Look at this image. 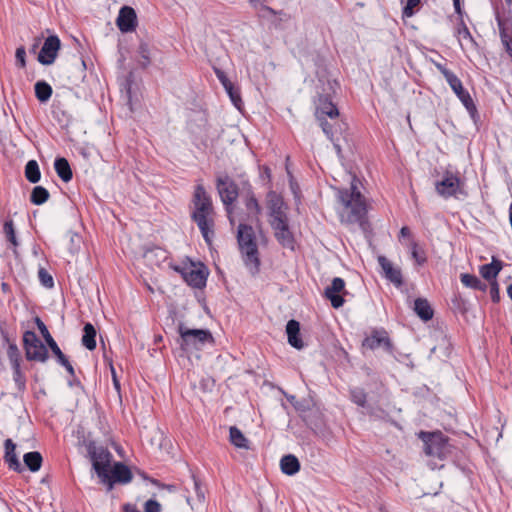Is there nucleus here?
Masks as SVG:
<instances>
[{
    "label": "nucleus",
    "instance_id": "obj_62",
    "mask_svg": "<svg viewBox=\"0 0 512 512\" xmlns=\"http://www.w3.org/2000/svg\"><path fill=\"white\" fill-rule=\"evenodd\" d=\"M453 5L455 8V12L462 18L463 11L460 5V0H453Z\"/></svg>",
    "mask_w": 512,
    "mask_h": 512
},
{
    "label": "nucleus",
    "instance_id": "obj_52",
    "mask_svg": "<svg viewBox=\"0 0 512 512\" xmlns=\"http://www.w3.org/2000/svg\"><path fill=\"white\" fill-rule=\"evenodd\" d=\"M144 512H161V505L154 499H149L145 502Z\"/></svg>",
    "mask_w": 512,
    "mask_h": 512
},
{
    "label": "nucleus",
    "instance_id": "obj_1",
    "mask_svg": "<svg viewBox=\"0 0 512 512\" xmlns=\"http://www.w3.org/2000/svg\"><path fill=\"white\" fill-rule=\"evenodd\" d=\"M78 445L85 448V456L91 461L93 471L108 492L112 491L116 484L125 485L132 481L131 469L120 461L112 464L113 455L107 447L98 445L89 435L84 434L78 437Z\"/></svg>",
    "mask_w": 512,
    "mask_h": 512
},
{
    "label": "nucleus",
    "instance_id": "obj_13",
    "mask_svg": "<svg viewBox=\"0 0 512 512\" xmlns=\"http://www.w3.org/2000/svg\"><path fill=\"white\" fill-rule=\"evenodd\" d=\"M61 48V41L57 35H49L38 53L37 60L42 65H52Z\"/></svg>",
    "mask_w": 512,
    "mask_h": 512
},
{
    "label": "nucleus",
    "instance_id": "obj_21",
    "mask_svg": "<svg viewBox=\"0 0 512 512\" xmlns=\"http://www.w3.org/2000/svg\"><path fill=\"white\" fill-rule=\"evenodd\" d=\"M5 454L4 461L8 465L10 469L15 472L21 473L24 468L21 465L17 455H16V444L12 441V439H6L4 442Z\"/></svg>",
    "mask_w": 512,
    "mask_h": 512
},
{
    "label": "nucleus",
    "instance_id": "obj_15",
    "mask_svg": "<svg viewBox=\"0 0 512 512\" xmlns=\"http://www.w3.org/2000/svg\"><path fill=\"white\" fill-rule=\"evenodd\" d=\"M214 72H215L218 80L224 87V89H225L226 93L228 94L233 105L238 110H241V107L243 106V101L241 98V92H240L239 86H237L233 82H231L223 70H221L219 68H214Z\"/></svg>",
    "mask_w": 512,
    "mask_h": 512
},
{
    "label": "nucleus",
    "instance_id": "obj_18",
    "mask_svg": "<svg viewBox=\"0 0 512 512\" xmlns=\"http://www.w3.org/2000/svg\"><path fill=\"white\" fill-rule=\"evenodd\" d=\"M316 117H329L334 119L339 116V110L333 103L331 96L328 94H320L316 102Z\"/></svg>",
    "mask_w": 512,
    "mask_h": 512
},
{
    "label": "nucleus",
    "instance_id": "obj_45",
    "mask_svg": "<svg viewBox=\"0 0 512 512\" xmlns=\"http://www.w3.org/2000/svg\"><path fill=\"white\" fill-rule=\"evenodd\" d=\"M411 250L412 257L418 265H423L427 261L424 250L420 249L415 241L411 244Z\"/></svg>",
    "mask_w": 512,
    "mask_h": 512
},
{
    "label": "nucleus",
    "instance_id": "obj_5",
    "mask_svg": "<svg viewBox=\"0 0 512 512\" xmlns=\"http://www.w3.org/2000/svg\"><path fill=\"white\" fill-rule=\"evenodd\" d=\"M434 64L437 70L444 76L450 88L457 95L458 99L464 105L474 123H477L480 120V115L469 92L463 87L461 80L456 74L447 69L445 65L437 62Z\"/></svg>",
    "mask_w": 512,
    "mask_h": 512
},
{
    "label": "nucleus",
    "instance_id": "obj_57",
    "mask_svg": "<svg viewBox=\"0 0 512 512\" xmlns=\"http://www.w3.org/2000/svg\"><path fill=\"white\" fill-rule=\"evenodd\" d=\"M171 268L175 272L179 273L182 276V278L184 279V275H185V273H187V271L189 269V266H186V265H183V266H181V265H172Z\"/></svg>",
    "mask_w": 512,
    "mask_h": 512
},
{
    "label": "nucleus",
    "instance_id": "obj_51",
    "mask_svg": "<svg viewBox=\"0 0 512 512\" xmlns=\"http://www.w3.org/2000/svg\"><path fill=\"white\" fill-rule=\"evenodd\" d=\"M452 303L456 309H458L460 312L465 313L467 311V303L466 301L461 297L460 294L454 295L452 298Z\"/></svg>",
    "mask_w": 512,
    "mask_h": 512
},
{
    "label": "nucleus",
    "instance_id": "obj_26",
    "mask_svg": "<svg viewBox=\"0 0 512 512\" xmlns=\"http://www.w3.org/2000/svg\"><path fill=\"white\" fill-rule=\"evenodd\" d=\"M414 312L424 322L430 321L434 316V310L425 298H417L414 301Z\"/></svg>",
    "mask_w": 512,
    "mask_h": 512
},
{
    "label": "nucleus",
    "instance_id": "obj_28",
    "mask_svg": "<svg viewBox=\"0 0 512 512\" xmlns=\"http://www.w3.org/2000/svg\"><path fill=\"white\" fill-rule=\"evenodd\" d=\"M54 169L58 177L65 183L73 178V172L68 160L64 157H57L54 161Z\"/></svg>",
    "mask_w": 512,
    "mask_h": 512
},
{
    "label": "nucleus",
    "instance_id": "obj_11",
    "mask_svg": "<svg viewBox=\"0 0 512 512\" xmlns=\"http://www.w3.org/2000/svg\"><path fill=\"white\" fill-rule=\"evenodd\" d=\"M361 347L363 350L371 351L381 348L385 353L394 357V344L384 328H373L370 334L362 340Z\"/></svg>",
    "mask_w": 512,
    "mask_h": 512
},
{
    "label": "nucleus",
    "instance_id": "obj_32",
    "mask_svg": "<svg viewBox=\"0 0 512 512\" xmlns=\"http://www.w3.org/2000/svg\"><path fill=\"white\" fill-rule=\"evenodd\" d=\"M23 461L31 472H37L42 466L43 457L40 452L31 451L24 454Z\"/></svg>",
    "mask_w": 512,
    "mask_h": 512
},
{
    "label": "nucleus",
    "instance_id": "obj_22",
    "mask_svg": "<svg viewBox=\"0 0 512 512\" xmlns=\"http://www.w3.org/2000/svg\"><path fill=\"white\" fill-rule=\"evenodd\" d=\"M286 334L288 343L295 349L301 350L304 347V342L301 338L300 323L291 319L286 324Z\"/></svg>",
    "mask_w": 512,
    "mask_h": 512
},
{
    "label": "nucleus",
    "instance_id": "obj_50",
    "mask_svg": "<svg viewBox=\"0 0 512 512\" xmlns=\"http://www.w3.org/2000/svg\"><path fill=\"white\" fill-rule=\"evenodd\" d=\"M56 360H57V362H58L61 366H63V367L66 369L67 373H68L71 377H73V378L75 377V375H76V374H75L74 367L72 366V364L70 363V361H69L68 357H67L65 354L61 355V356H60V357H58Z\"/></svg>",
    "mask_w": 512,
    "mask_h": 512
},
{
    "label": "nucleus",
    "instance_id": "obj_37",
    "mask_svg": "<svg viewBox=\"0 0 512 512\" xmlns=\"http://www.w3.org/2000/svg\"><path fill=\"white\" fill-rule=\"evenodd\" d=\"M230 441L237 448L248 449V440L236 426L230 427Z\"/></svg>",
    "mask_w": 512,
    "mask_h": 512
},
{
    "label": "nucleus",
    "instance_id": "obj_9",
    "mask_svg": "<svg viewBox=\"0 0 512 512\" xmlns=\"http://www.w3.org/2000/svg\"><path fill=\"white\" fill-rule=\"evenodd\" d=\"M464 181L451 171H446L442 179L436 181L435 190L443 198H458L459 195L466 197L467 192L464 190Z\"/></svg>",
    "mask_w": 512,
    "mask_h": 512
},
{
    "label": "nucleus",
    "instance_id": "obj_44",
    "mask_svg": "<svg viewBox=\"0 0 512 512\" xmlns=\"http://www.w3.org/2000/svg\"><path fill=\"white\" fill-rule=\"evenodd\" d=\"M138 53L141 57V66L144 68L147 67L151 62L149 45L145 42L140 43Z\"/></svg>",
    "mask_w": 512,
    "mask_h": 512
},
{
    "label": "nucleus",
    "instance_id": "obj_25",
    "mask_svg": "<svg viewBox=\"0 0 512 512\" xmlns=\"http://www.w3.org/2000/svg\"><path fill=\"white\" fill-rule=\"evenodd\" d=\"M274 237L283 248L295 251L296 239L290 226L274 231Z\"/></svg>",
    "mask_w": 512,
    "mask_h": 512
},
{
    "label": "nucleus",
    "instance_id": "obj_29",
    "mask_svg": "<svg viewBox=\"0 0 512 512\" xmlns=\"http://www.w3.org/2000/svg\"><path fill=\"white\" fill-rule=\"evenodd\" d=\"M244 202L249 216L256 221H259V216L262 213V207L251 189L246 192Z\"/></svg>",
    "mask_w": 512,
    "mask_h": 512
},
{
    "label": "nucleus",
    "instance_id": "obj_7",
    "mask_svg": "<svg viewBox=\"0 0 512 512\" xmlns=\"http://www.w3.org/2000/svg\"><path fill=\"white\" fill-rule=\"evenodd\" d=\"M180 347L185 352L200 350L206 343H214L212 333L208 329H190L180 324Z\"/></svg>",
    "mask_w": 512,
    "mask_h": 512
},
{
    "label": "nucleus",
    "instance_id": "obj_20",
    "mask_svg": "<svg viewBox=\"0 0 512 512\" xmlns=\"http://www.w3.org/2000/svg\"><path fill=\"white\" fill-rule=\"evenodd\" d=\"M267 208L270 219L284 215L286 213L287 206L279 194L275 191H269L267 194Z\"/></svg>",
    "mask_w": 512,
    "mask_h": 512
},
{
    "label": "nucleus",
    "instance_id": "obj_3",
    "mask_svg": "<svg viewBox=\"0 0 512 512\" xmlns=\"http://www.w3.org/2000/svg\"><path fill=\"white\" fill-rule=\"evenodd\" d=\"M237 242L242 254L244 265L252 276L257 275L260 271L261 261L259 258L255 232L251 225L243 223L239 224Z\"/></svg>",
    "mask_w": 512,
    "mask_h": 512
},
{
    "label": "nucleus",
    "instance_id": "obj_47",
    "mask_svg": "<svg viewBox=\"0 0 512 512\" xmlns=\"http://www.w3.org/2000/svg\"><path fill=\"white\" fill-rule=\"evenodd\" d=\"M319 121V124L323 130V132L326 134V136L333 141L334 140V128L331 123L327 121L324 117L317 118Z\"/></svg>",
    "mask_w": 512,
    "mask_h": 512
},
{
    "label": "nucleus",
    "instance_id": "obj_38",
    "mask_svg": "<svg viewBox=\"0 0 512 512\" xmlns=\"http://www.w3.org/2000/svg\"><path fill=\"white\" fill-rule=\"evenodd\" d=\"M351 401L359 407L365 408L367 405V393L361 387H353L349 390Z\"/></svg>",
    "mask_w": 512,
    "mask_h": 512
},
{
    "label": "nucleus",
    "instance_id": "obj_54",
    "mask_svg": "<svg viewBox=\"0 0 512 512\" xmlns=\"http://www.w3.org/2000/svg\"><path fill=\"white\" fill-rule=\"evenodd\" d=\"M491 267H492V270L495 272V274L498 276V274L500 273V271L502 270L503 268V262L495 257L492 258V262L491 263H488Z\"/></svg>",
    "mask_w": 512,
    "mask_h": 512
},
{
    "label": "nucleus",
    "instance_id": "obj_12",
    "mask_svg": "<svg viewBox=\"0 0 512 512\" xmlns=\"http://www.w3.org/2000/svg\"><path fill=\"white\" fill-rule=\"evenodd\" d=\"M300 416L314 435L322 439L330 437L331 432L325 423L324 415L318 408L308 409L307 412Z\"/></svg>",
    "mask_w": 512,
    "mask_h": 512
},
{
    "label": "nucleus",
    "instance_id": "obj_14",
    "mask_svg": "<svg viewBox=\"0 0 512 512\" xmlns=\"http://www.w3.org/2000/svg\"><path fill=\"white\" fill-rule=\"evenodd\" d=\"M346 294H348V292L345 290V281L340 277H335L331 284L324 290V296L330 301L334 309H338L344 305V295Z\"/></svg>",
    "mask_w": 512,
    "mask_h": 512
},
{
    "label": "nucleus",
    "instance_id": "obj_48",
    "mask_svg": "<svg viewBox=\"0 0 512 512\" xmlns=\"http://www.w3.org/2000/svg\"><path fill=\"white\" fill-rule=\"evenodd\" d=\"M480 275L487 281L492 282L496 281L497 275L492 270V267L489 264H484L480 267Z\"/></svg>",
    "mask_w": 512,
    "mask_h": 512
},
{
    "label": "nucleus",
    "instance_id": "obj_23",
    "mask_svg": "<svg viewBox=\"0 0 512 512\" xmlns=\"http://www.w3.org/2000/svg\"><path fill=\"white\" fill-rule=\"evenodd\" d=\"M500 38L506 52L512 59V27L508 22L502 19L499 15L496 17Z\"/></svg>",
    "mask_w": 512,
    "mask_h": 512
},
{
    "label": "nucleus",
    "instance_id": "obj_6",
    "mask_svg": "<svg viewBox=\"0 0 512 512\" xmlns=\"http://www.w3.org/2000/svg\"><path fill=\"white\" fill-rule=\"evenodd\" d=\"M418 436L423 442V450L427 456L444 460L451 455L453 446L449 437L441 431H421Z\"/></svg>",
    "mask_w": 512,
    "mask_h": 512
},
{
    "label": "nucleus",
    "instance_id": "obj_40",
    "mask_svg": "<svg viewBox=\"0 0 512 512\" xmlns=\"http://www.w3.org/2000/svg\"><path fill=\"white\" fill-rule=\"evenodd\" d=\"M13 380L19 392H23L26 389V377L21 371L20 365L12 366Z\"/></svg>",
    "mask_w": 512,
    "mask_h": 512
},
{
    "label": "nucleus",
    "instance_id": "obj_61",
    "mask_svg": "<svg viewBox=\"0 0 512 512\" xmlns=\"http://www.w3.org/2000/svg\"><path fill=\"white\" fill-rule=\"evenodd\" d=\"M400 236L401 237H404V238H409L411 237V231H410V228L407 227V226H404L401 228L400 230Z\"/></svg>",
    "mask_w": 512,
    "mask_h": 512
},
{
    "label": "nucleus",
    "instance_id": "obj_43",
    "mask_svg": "<svg viewBox=\"0 0 512 512\" xmlns=\"http://www.w3.org/2000/svg\"><path fill=\"white\" fill-rule=\"evenodd\" d=\"M38 278L40 283L48 289H51L54 287V280L52 275L43 267L39 268L38 270Z\"/></svg>",
    "mask_w": 512,
    "mask_h": 512
},
{
    "label": "nucleus",
    "instance_id": "obj_10",
    "mask_svg": "<svg viewBox=\"0 0 512 512\" xmlns=\"http://www.w3.org/2000/svg\"><path fill=\"white\" fill-rule=\"evenodd\" d=\"M23 348L25 350V357L28 361L44 363L49 357L47 347L38 338L34 331L27 330L24 332Z\"/></svg>",
    "mask_w": 512,
    "mask_h": 512
},
{
    "label": "nucleus",
    "instance_id": "obj_42",
    "mask_svg": "<svg viewBox=\"0 0 512 512\" xmlns=\"http://www.w3.org/2000/svg\"><path fill=\"white\" fill-rule=\"evenodd\" d=\"M269 224H270L273 232L276 230L288 227L289 226V218L287 216V213H285L284 215L278 216V217H274L273 219H270Z\"/></svg>",
    "mask_w": 512,
    "mask_h": 512
},
{
    "label": "nucleus",
    "instance_id": "obj_56",
    "mask_svg": "<svg viewBox=\"0 0 512 512\" xmlns=\"http://www.w3.org/2000/svg\"><path fill=\"white\" fill-rule=\"evenodd\" d=\"M111 374H112V381H113V386L114 388L116 389L117 392H120L121 390V384H120V381L116 375V371L114 369L113 366H111Z\"/></svg>",
    "mask_w": 512,
    "mask_h": 512
},
{
    "label": "nucleus",
    "instance_id": "obj_24",
    "mask_svg": "<svg viewBox=\"0 0 512 512\" xmlns=\"http://www.w3.org/2000/svg\"><path fill=\"white\" fill-rule=\"evenodd\" d=\"M34 321H35V324L37 325L41 335L43 336L46 344L51 349V351H52L53 355L56 357V359L58 357H60L61 355H63L64 353L61 351L58 344L51 336V334H50L49 330L47 329L46 325L44 324V322L39 317H35Z\"/></svg>",
    "mask_w": 512,
    "mask_h": 512
},
{
    "label": "nucleus",
    "instance_id": "obj_16",
    "mask_svg": "<svg viewBox=\"0 0 512 512\" xmlns=\"http://www.w3.org/2000/svg\"><path fill=\"white\" fill-rule=\"evenodd\" d=\"M208 275L209 271L204 264L195 268V264L191 262L187 273L184 275V281L193 288L202 289L206 286Z\"/></svg>",
    "mask_w": 512,
    "mask_h": 512
},
{
    "label": "nucleus",
    "instance_id": "obj_33",
    "mask_svg": "<svg viewBox=\"0 0 512 512\" xmlns=\"http://www.w3.org/2000/svg\"><path fill=\"white\" fill-rule=\"evenodd\" d=\"M35 96L41 103H46L52 96L53 89L44 80L37 81L34 86Z\"/></svg>",
    "mask_w": 512,
    "mask_h": 512
},
{
    "label": "nucleus",
    "instance_id": "obj_53",
    "mask_svg": "<svg viewBox=\"0 0 512 512\" xmlns=\"http://www.w3.org/2000/svg\"><path fill=\"white\" fill-rule=\"evenodd\" d=\"M490 296L494 303H498L500 301L499 284L497 281L490 282Z\"/></svg>",
    "mask_w": 512,
    "mask_h": 512
},
{
    "label": "nucleus",
    "instance_id": "obj_2",
    "mask_svg": "<svg viewBox=\"0 0 512 512\" xmlns=\"http://www.w3.org/2000/svg\"><path fill=\"white\" fill-rule=\"evenodd\" d=\"M191 219L197 224L205 242L210 245L214 232V207L211 196L202 184L195 186L191 200Z\"/></svg>",
    "mask_w": 512,
    "mask_h": 512
},
{
    "label": "nucleus",
    "instance_id": "obj_19",
    "mask_svg": "<svg viewBox=\"0 0 512 512\" xmlns=\"http://www.w3.org/2000/svg\"><path fill=\"white\" fill-rule=\"evenodd\" d=\"M378 263L381 266L386 279L396 287H401L404 284L400 268L394 267L392 263L382 255L378 257Z\"/></svg>",
    "mask_w": 512,
    "mask_h": 512
},
{
    "label": "nucleus",
    "instance_id": "obj_36",
    "mask_svg": "<svg viewBox=\"0 0 512 512\" xmlns=\"http://www.w3.org/2000/svg\"><path fill=\"white\" fill-rule=\"evenodd\" d=\"M49 191L43 186H35L30 194V202L34 205H42L48 201Z\"/></svg>",
    "mask_w": 512,
    "mask_h": 512
},
{
    "label": "nucleus",
    "instance_id": "obj_41",
    "mask_svg": "<svg viewBox=\"0 0 512 512\" xmlns=\"http://www.w3.org/2000/svg\"><path fill=\"white\" fill-rule=\"evenodd\" d=\"M7 356L10 360L11 366H17L21 363V353L16 343H9L7 349Z\"/></svg>",
    "mask_w": 512,
    "mask_h": 512
},
{
    "label": "nucleus",
    "instance_id": "obj_55",
    "mask_svg": "<svg viewBox=\"0 0 512 512\" xmlns=\"http://www.w3.org/2000/svg\"><path fill=\"white\" fill-rule=\"evenodd\" d=\"M192 478H193V484H194V489H195L196 495L200 500H203L205 498V495H204V491L201 488L200 482L197 480V478L194 475L192 476Z\"/></svg>",
    "mask_w": 512,
    "mask_h": 512
},
{
    "label": "nucleus",
    "instance_id": "obj_34",
    "mask_svg": "<svg viewBox=\"0 0 512 512\" xmlns=\"http://www.w3.org/2000/svg\"><path fill=\"white\" fill-rule=\"evenodd\" d=\"M460 280L464 286L474 290L485 292L488 288V286L474 274L461 273Z\"/></svg>",
    "mask_w": 512,
    "mask_h": 512
},
{
    "label": "nucleus",
    "instance_id": "obj_58",
    "mask_svg": "<svg viewBox=\"0 0 512 512\" xmlns=\"http://www.w3.org/2000/svg\"><path fill=\"white\" fill-rule=\"evenodd\" d=\"M123 512H140L136 504L126 503L123 505Z\"/></svg>",
    "mask_w": 512,
    "mask_h": 512
},
{
    "label": "nucleus",
    "instance_id": "obj_31",
    "mask_svg": "<svg viewBox=\"0 0 512 512\" xmlns=\"http://www.w3.org/2000/svg\"><path fill=\"white\" fill-rule=\"evenodd\" d=\"M456 33L459 37V42H461V39L468 42L471 49L478 50L479 44L476 42L474 37L472 36L471 32L469 31L467 25L463 21V19H460V22L458 24V27L456 29ZM461 47L463 48V44L460 43Z\"/></svg>",
    "mask_w": 512,
    "mask_h": 512
},
{
    "label": "nucleus",
    "instance_id": "obj_59",
    "mask_svg": "<svg viewBox=\"0 0 512 512\" xmlns=\"http://www.w3.org/2000/svg\"><path fill=\"white\" fill-rule=\"evenodd\" d=\"M42 41V37H35L34 38V43L32 44L31 48H30V53H36L40 43Z\"/></svg>",
    "mask_w": 512,
    "mask_h": 512
},
{
    "label": "nucleus",
    "instance_id": "obj_60",
    "mask_svg": "<svg viewBox=\"0 0 512 512\" xmlns=\"http://www.w3.org/2000/svg\"><path fill=\"white\" fill-rule=\"evenodd\" d=\"M294 408L301 412V414H304L305 412H307L308 409H306V407L304 406V404L302 402H299V401H296L295 404H293Z\"/></svg>",
    "mask_w": 512,
    "mask_h": 512
},
{
    "label": "nucleus",
    "instance_id": "obj_30",
    "mask_svg": "<svg viewBox=\"0 0 512 512\" xmlns=\"http://www.w3.org/2000/svg\"><path fill=\"white\" fill-rule=\"evenodd\" d=\"M96 335H97V332H96L94 325L91 324L90 322L85 323L84 327H83V335H82V339H81L82 345L90 351H93L94 349H96V346H97Z\"/></svg>",
    "mask_w": 512,
    "mask_h": 512
},
{
    "label": "nucleus",
    "instance_id": "obj_8",
    "mask_svg": "<svg viewBox=\"0 0 512 512\" xmlns=\"http://www.w3.org/2000/svg\"><path fill=\"white\" fill-rule=\"evenodd\" d=\"M216 188L225 207L229 222L231 225H234L232 206L239 196V187L229 175L224 174L216 178Z\"/></svg>",
    "mask_w": 512,
    "mask_h": 512
},
{
    "label": "nucleus",
    "instance_id": "obj_4",
    "mask_svg": "<svg viewBox=\"0 0 512 512\" xmlns=\"http://www.w3.org/2000/svg\"><path fill=\"white\" fill-rule=\"evenodd\" d=\"M337 198L345 208L350 209L347 222L362 225L366 219L367 206L364 196L358 190L355 179L351 182L349 189L338 190Z\"/></svg>",
    "mask_w": 512,
    "mask_h": 512
},
{
    "label": "nucleus",
    "instance_id": "obj_64",
    "mask_svg": "<svg viewBox=\"0 0 512 512\" xmlns=\"http://www.w3.org/2000/svg\"><path fill=\"white\" fill-rule=\"evenodd\" d=\"M263 172L270 179V177H271V170H270V168L267 167V166H264L263 167Z\"/></svg>",
    "mask_w": 512,
    "mask_h": 512
},
{
    "label": "nucleus",
    "instance_id": "obj_35",
    "mask_svg": "<svg viewBox=\"0 0 512 512\" xmlns=\"http://www.w3.org/2000/svg\"><path fill=\"white\" fill-rule=\"evenodd\" d=\"M26 179L30 183H38L41 179V172L36 160H29L25 165L24 171Z\"/></svg>",
    "mask_w": 512,
    "mask_h": 512
},
{
    "label": "nucleus",
    "instance_id": "obj_63",
    "mask_svg": "<svg viewBox=\"0 0 512 512\" xmlns=\"http://www.w3.org/2000/svg\"><path fill=\"white\" fill-rule=\"evenodd\" d=\"M131 77H132V74H130L126 79V86H127L128 94H130V91H131Z\"/></svg>",
    "mask_w": 512,
    "mask_h": 512
},
{
    "label": "nucleus",
    "instance_id": "obj_49",
    "mask_svg": "<svg viewBox=\"0 0 512 512\" xmlns=\"http://www.w3.org/2000/svg\"><path fill=\"white\" fill-rule=\"evenodd\" d=\"M16 66L18 68H25L26 66V50L24 46H20L15 52Z\"/></svg>",
    "mask_w": 512,
    "mask_h": 512
},
{
    "label": "nucleus",
    "instance_id": "obj_39",
    "mask_svg": "<svg viewBox=\"0 0 512 512\" xmlns=\"http://www.w3.org/2000/svg\"><path fill=\"white\" fill-rule=\"evenodd\" d=\"M3 231L6 235L7 240L14 246V254L17 255L18 240L16 238L14 223L11 219L4 222Z\"/></svg>",
    "mask_w": 512,
    "mask_h": 512
},
{
    "label": "nucleus",
    "instance_id": "obj_27",
    "mask_svg": "<svg viewBox=\"0 0 512 512\" xmlns=\"http://www.w3.org/2000/svg\"><path fill=\"white\" fill-rule=\"evenodd\" d=\"M282 473L293 476L300 471L301 465L298 458L293 454L284 455L280 460Z\"/></svg>",
    "mask_w": 512,
    "mask_h": 512
},
{
    "label": "nucleus",
    "instance_id": "obj_46",
    "mask_svg": "<svg viewBox=\"0 0 512 512\" xmlns=\"http://www.w3.org/2000/svg\"><path fill=\"white\" fill-rule=\"evenodd\" d=\"M421 4V0H407L406 5L402 9L403 18H410L415 14V7Z\"/></svg>",
    "mask_w": 512,
    "mask_h": 512
},
{
    "label": "nucleus",
    "instance_id": "obj_17",
    "mask_svg": "<svg viewBox=\"0 0 512 512\" xmlns=\"http://www.w3.org/2000/svg\"><path fill=\"white\" fill-rule=\"evenodd\" d=\"M116 24L122 33H129L135 30L137 26V15L130 6H123L116 19Z\"/></svg>",
    "mask_w": 512,
    "mask_h": 512
}]
</instances>
